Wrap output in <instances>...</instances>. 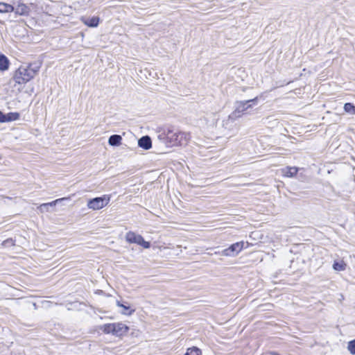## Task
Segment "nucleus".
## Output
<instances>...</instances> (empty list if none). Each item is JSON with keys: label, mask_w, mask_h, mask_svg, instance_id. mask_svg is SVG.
Listing matches in <instances>:
<instances>
[{"label": "nucleus", "mask_w": 355, "mask_h": 355, "mask_svg": "<svg viewBox=\"0 0 355 355\" xmlns=\"http://www.w3.org/2000/svg\"><path fill=\"white\" fill-rule=\"evenodd\" d=\"M15 10V7L13 5L0 2V13H8L12 12Z\"/></svg>", "instance_id": "nucleus-14"}, {"label": "nucleus", "mask_w": 355, "mask_h": 355, "mask_svg": "<svg viewBox=\"0 0 355 355\" xmlns=\"http://www.w3.org/2000/svg\"><path fill=\"white\" fill-rule=\"evenodd\" d=\"M40 66L34 64L22 65L15 72L13 80L18 85H24L32 80L37 73Z\"/></svg>", "instance_id": "nucleus-2"}, {"label": "nucleus", "mask_w": 355, "mask_h": 355, "mask_svg": "<svg viewBox=\"0 0 355 355\" xmlns=\"http://www.w3.org/2000/svg\"><path fill=\"white\" fill-rule=\"evenodd\" d=\"M115 326H118L116 327V331L113 332L114 335H119L121 332H123L125 330H126L128 328L125 325L123 324H115Z\"/></svg>", "instance_id": "nucleus-20"}, {"label": "nucleus", "mask_w": 355, "mask_h": 355, "mask_svg": "<svg viewBox=\"0 0 355 355\" xmlns=\"http://www.w3.org/2000/svg\"><path fill=\"white\" fill-rule=\"evenodd\" d=\"M122 137L119 135H113L110 137L108 144L112 146H118L121 144Z\"/></svg>", "instance_id": "nucleus-11"}, {"label": "nucleus", "mask_w": 355, "mask_h": 355, "mask_svg": "<svg viewBox=\"0 0 355 355\" xmlns=\"http://www.w3.org/2000/svg\"><path fill=\"white\" fill-rule=\"evenodd\" d=\"M343 108H344L345 112L352 114H355V106L352 103H346L344 105Z\"/></svg>", "instance_id": "nucleus-19"}, {"label": "nucleus", "mask_w": 355, "mask_h": 355, "mask_svg": "<svg viewBox=\"0 0 355 355\" xmlns=\"http://www.w3.org/2000/svg\"><path fill=\"white\" fill-rule=\"evenodd\" d=\"M12 5H13V6L15 5L17 7V6H18V5L22 4L23 1H22V0H12Z\"/></svg>", "instance_id": "nucleus-23"}, {"label": "nucleus", "mask_w": 355, "mask_h": 355, "mask_svg": "<svg viewBox=\"0 0 355 355\" xmlns=\"http://www.w3.org/2000/svg\"><path fill=\"white\" fill-rule=\"evenodd\" d=\"M272 354H273V355H279V354H277V353H273Z\"/></svg>", "instance_id": "nucleus-26"}, {"label": "nucleus", "mask_w": 355, "mask_h": 355, "mask_svg": "<svg viewBox=\"0 0 355 355\" xmlns=\"http://www.w3.org/2000/svg\"><path fill=\"white\" fill-rule=\"evenodd\" d=\"M49 211V207H43V211H41L42 212H44V211Z\"/></svg>", "instance_id": "nucleus-25"}, {"label": "nucleus", "mask_w": 355, "mask_h": 355, "mask_svg": "<svg viewBox=\"0 0 355 355\" xmlns=\"http://www.w3.org/2000/svg\"><path fill=\"white\" fill-rule=\"evenodd\" d=\"M333 269L336 271H344L346 269L347 264L343 260L334 261L333 263Z\"/></svg>", "instance_id": "nucleus-15"}, {"label": "nucleus", "mask_w": 355, "mask_h": 355, "mask_svg": "<svg viewBox=\"0 0 355 355\" xmlns=\"http://www.w3.org/2000/svg\"><path fill=\"white\" fill-rule=\"evenodd\" d=\"M80 19L85 25L92 28L97 27L100 20L98 17L88 18L85 16L81 17Z\"/></svg>", "instance_id": "nucleus-7"}, {"label": "nucleus", "mask_w": 355, "mask_h": 355, "mask_svg": "<svg viewBox=\"0 0 355 355\" xmlns=\"http://www.w3.org/2000/svg\"><path fill=\"white\" fill-rule=\"evenodd\" d=\"M116 305L119 307L123 308V310L121 311V313L123 315H130L135 312L134 309H130V307L129 306H126L121 303V302L119 301H116Z\"/></svg>", "instance_id": "nucleus-17"}, {"label": "nucleus", "mask_w": 355, "mask_h": 355, "mask_svg": "<svg viewBox=\"0 0 355 355\" xmlns=\"http://www.w3.org/2000/svg\"><path fill=\"white\" fill-rule=\"evenodd\" d=\"M70 200V197H64V198H59V199H56L55 200L52 201L51 202H47V203L42 204L39 207V209H40V211H43V207H53V206H55L56 204L58 203L59 202L64 201V200Z\"/></svg>", "instance_id": "nucleus-12"}, {"label": "nucleus", "mask_w": 355, "mask_h": 355, "mask_svg": "<svg viewBox=\"0 0 355 355\" xmlns=\"http://www.w3.org/2000/svg\"><path fill=\"white\" fill-rule=\"evenodd\" d=\"M258 98L255 97L252 99L248 101H237L235 104L234 110L228 116L227 119L223 121V125H227L229 122L233 123L237 119L240 118L245 112L249 108L252 107V104L256 105L257 103Z\"/></svg>", "instance_id": "nucleus-3"}, {"label": "nucleus", "mask_w": 355, "mask_h": 355, "mask_svg": "<svg viewBox=\"0 0 355 355\" xmlns=\"http://www.w3.org/2000/svg\"><path fill=\"white\" fill-rule=\"evenodd\" d=\"M347 349L351 354H355V339L348 343Z\"/></svg>", "instance_id": "nucleus-22"}, {"label": "nucleus", "mask_w": 355, "mask_h": 355, "mask_svg": "<svg viewBox=\"0 0 355 355\" xmlns=\"http://www.w3.org/2000/svg\"><path fill=\"white\" fill-rule=\"evenodd\" d=\"M14 11L19 15H26L29 13L30 8L27 5L23 3L22 4L18 5V6L15 8Z\"/></svg>", "instance_id": "nucleus-9"}, {"label": "nucleus", "mask_w": 355, "mask_h": 355, "mask_svg": "<svg viewBox=\"0 0 355 355\" xmlns=\"http://www.w3.org/2000/svg\"><path fill=\"white\" fill-rule=\"evenodd\" d=\"M6 114L0 111V123H5Z\"/></svg>", "instance_id": "nucleus-24"}, {"label": "nucleus", "mask_w": 355, "mask_h": 355, "mask_svg": "<svg viewBox=\"0 0 355 355\" xmlns=\"http://www.w3.org/2000/svg\"><path fill=\"white\" fill-rule=\"evenodd\" d=\"M20 115L18 112H9L6 114L5 123L17 121L19 119Z\"/></svg>", "instance_id": "nucleus-18"}, {"label": "nucleus", "mask_w": 355, "mask_h": 355, "mask_svg": "<svg viewBox=\"0 0 355 355\" xmlns=\"http://www.w3.org/2000/svg\"><path fill=\"white\" fill-rule=\"evenodd\" d=\"M9 64H10V62H9V60L8 59V58L3 54H1L0 55V71H3L7 70L9 67Z\"/></svg>", "instance_id": "nucleus-13"}, {"label": "nucleus", "mask_w": 355, "mask_h": 355, "mask_svg": "<svg viewBox=\"0 0 355 355\" xmlns=\"http://www.w3.org/2000/svg\"><path fill=\"white\" fill-rule=\"evenodd\" d=\"M244 242H237L231 245L228 248L223 250L221 252H216L215 254H218L222 256L234 257L237 255L243 248Z\"/></svg>", "instance_id": "nucleus-6"}, {"label": "nucleus", "mask_w": 355, "mask_h": 355, "mask_svg": "<svg viewBox=\"0 0 355 355\" xmlns=\"http://www.w3.org/2000/svg\"><path fill=\"white\" fill-rule=\"evenodd\" d=\"M138 146L144 150H148L152 147V141L149 136H143L138 141Z\"/></svg>", "instance_id": "nucleus-8"}, {"label": "nucleus", "mask_w": 355, "mask_h": 355, "mask_svg": "<svg viewBox=\"0 0 355 355\" xmlns=\"http://www.w3.org/2000/svg\"><path fill=\"white\" fill-rule=\"evenodd\" d=\"M125 239L127 242L138 244L145 249H148L150 247L149 242L146 241L141 235L137 234L133 232H128L125 235Z\"/></svg>", "instance_id": "nucleus-5"}, {"label": "nucleus", "mask_w": 355, "mask_h": 355, "mask_svg": "<svg viewBox=\"0 0 355 355\" xmlns=\"http://www.w3.org/2000/svg\"><path fill=\"white\" fill-rule=\"evenodd\" d=\"M298 171L297 167H286L282 170L283 175L286 177L293 178Z\"/></svg>", "instance_id": "nucleus-10"}, {"label": "nucleus", "mask_w": 355, "mask_h": 355, "mask_svg": "<svg viewBox=\"0 0 355 355\" xmlns=\"http://www.w3.org/2000/svg\"><path fill=\"white\" fill-rule=\"evenodd\" d=\"M110 200V196L104 195L91 199L87 202V207L92 210H98L106 206Z\"/></svg>", "instance_id": "nucleus-4"}, {"label": "nucleus", "mask_w": 355, "mask_h": 355, "mask_svg": "<svg viewBox=\"0 0 355 355\" xmlns=\"http://www.w3.org/2000/svg\"><path fill=\"white\" fill-rule=\"evenodd\" d=\"M117 327L118 326H115V323L105 324L101 327V329L103 330V331L105 334H110L111 333L113 334V332L116 331V327Z\"/></svg>", "instance_id": "nucleus-16"}, {"label": "nucleus", "mask_w": 355, "mask_h": 355, "mask_svg": "<svg viewBox=\"0 0 355 355\" xmlns=\"http://www.w3.org/2000/svg\"><path fill=\"white\" fill-rule=\"evenodd\" d=\"M187 352L190 354V355H202L201 350L198 348L197 347H193L191 348H189L187 349Z\"/></svg>", "instance_id": "nucleus-21"}, {"label": "nucleus", "mask_w": 355, "mask_h": 355, "mask_svg": "<svg viewBox=\"0 0 355 355\" xmlns=\"http://www.w3.org/2000/svg\"><path fill=\"white\" fill-rule=\"evenodd\" d=\"M189 134L180 132L178 130L169 127L167 129L160 128L157 131V139L166 146L171 147L182 145L189 139Z\"/></svg>", "instance_id": "nucleus-1"}]
</instances>
